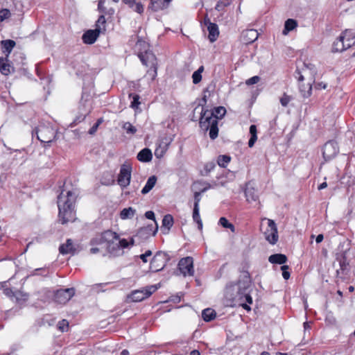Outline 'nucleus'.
<instances>
[{"instance_id":"64","label":"nucleus","mask_w":355,"mask_h":355,"mask_svg":"<svg viewBox=\"0 0 355 355\" xmlns=\"http://www.w3.org/2000/svg\"><path fill=\"white\" fill-rule=\"evenodd\" d=\"M128 242H129V246H132V245H134L135 241H134V239H133L132 238V239H130V241H128Z\"/></svg>"},{"instance_id":"43","label":"nucleus","mask_w":355,"mask_h":355,"mask_svg":"<svg viewBox=\"0 0 355 355\" xmlns=\"http://www.w3.org/2000/svg\"><path fill=\"white\" fill-rule=\"evenodd\" d=\"M231 3V0H220L218 1L215 8L218 11L223 10V8Z\"/></svg>"},{"instance_id":"47","label":"nucleus","mask_w":355,"mask_h":355,"mask_svg":"<svg viewBox=\"0 0 355 355\" xmlns=\"http://www.w3.org/2000/svg\"><path fill=\"white\" fill-rule=\"evenodd\" d=\"M288 266L286 265H284L281 267V270H282V276L284 279H288L290 277V272L288 271Z\"/></svg>"},{"instance_id":"3","label":"nucleus","mask_w":355,"mask_h":355,"mask_svg":"<svg viewBox=\"0 0 355 355\" xmlns=\"http://www.w3.org/2000/svg\"><path fill=\"white\" fill-rule=\"evenodd\" d=\"M102 239L108 243V251L114 255L122 253L123 249L129 247V242L126 239H119V235L111 230L104 232Z\"/></svg>"},{"instance_id":"21","label":"nucleus","mask_w":355,"mask_h":355,"mask_svg":"<svg viewBox=\"0 0 355 355\" xmlns=\"http://www.w3.org/2000/svg\"><path fill=\"white\" fill-rule=\"evenodd\" d=\"M137 1V0H122L125 4L128 5L134 11L141 14L144 12V5Z\"/></svg>"},{"instance_id":"15","label":"nucleus","mask_w":355,"mask_h":355,"mask_svg":"<svg viewBox=\"0 0 355 355\" xmlns=\"http://www.w3.org/2000/svg\"><path fill=\"white\" fill-rule=\"evenodd\" d=\"M158 226L155 223V227H153L152 225H149L146 227L141 228L137 234L139 237H148L150 236H155L157 232Z\"/></svg>"},{"instance_id":"52","label":"nucleus","mask_w":355,"mask_h":355,"mask_svg":"<svg viewBox=\"0 0 355 355\" xmlns=\"http://www.w3.org/2000/svg\"><path fill=\"white\" fill-rule=\"evenodd\" d=\"M145 216L148 218V219H150V220H153L155 223H156L155 220V214L153 211H148L145 213Z\"/></svg>"},{"instance_id":"20","label":"nucleus","mask_w":355,"mask_h":355,"mask_svg":"<svg viewBox=\"0 0 355 355\" xmlns=\"http://www.w3.org/2000/svg\"><path fill=\"white\" fill-rule=\"evenodd\" d=\"M59 251L62 254L76 253V249L73 246V242L71 239H67L65 244H62L59 248Z\"/></svg>"},{"instance_id":"39","label":"nucleus","mask_w":355,"mask_h":355,"mask_svg":"<svg viewBox=\"0 0 355 355\" xmlns=\"http://www.w3.org/2000/svg\"><path fill=\"white\" fill-rule=\"evenodd\" d=\"M230 157L228 155H220L218 157L217 163L220 166L225 168L230 162Z\"/></svg>"},{"instance_id":"22","label":"nucleus","mask_w":355,"mask_h":355,"mask_svg":"<svg viewBox=\"0 0 355 355\" xmlns=\"http://www.w3.org/2000/svg\"><path fill=\"white\" fill-rule=\"evenodd\" d=\"M207 30L209 31V40L211 42H215L219 35L218 28L217 24L214 23H209L207 27Z\"/></svg>"},{"instance_id":"34","label":"nucleus","mask_w":355,"mask_h":355,"mask_svg":"<svg viewBox=\"0 0 355 355\" xmlns=\"http://www.w3.org/2000/svg\"><path fill=\"white\" fill-rule=\"evenodd\" d=\"M257 130L256 125H251L250 127V133L251 135V137L248 141V146L250 148H252L254 146L256 141L257 140Z\"/></svg>"},{"instance_id":"33","label":"nucleus","mask_w":355,"mask_h":355,"mask_svg":"<svg viewBox=\"0 0 355 355\" xmlns=\"http://www.w3.org/2000/svg\"><path fill=\"white\" fill-rule=\"evenodd\" d=\"M1 45L3 49H4V52H7V56L10 53L12 49L15 46V42L11 40H3L1 41Z\"/></svg>"},{"instance_id":"35","label":"nucleus","mask_w":355,"mask_h":355,"mask_svg":"<svg viewBox=\"0 0 355 355\" xmlns=\"http://www.w3.org/2000/svg\"><path fill=\"white\" fill-rule=\"evenodd\" d=\"M226 113V110L224 107L219 106L215 107L212 112L209 111V114H212L211 116H214L216 118V120L221 119Z\"/></svg>"},{"instance_id":"37","label":"nucleus","mask_w":355,"mask_h":355,"mask_svg":"<svg viewBox=\"0 0 355 355\" xmlns=\"http://www.w3.org/2000/svg\"><path fill=\"white\" fill-rule=\"evenodd\" d=\"M204 71V67L200 66L198 70L193 72L192 74L193 83L194 84L199 83L202 80V73Z\"/></svg>"},{"instance_id":"26","label":"nucleus","mask_w":355,"mask_h":355,"mask_svg":"<svg viewBox=\"0 0 355 355\" xmlns=\"http://www.w3.org/2000/svg\"><path fill=\"white\" fill-rule=\"evenodd\" d=\"M173 225V218L171 215L167 214L164 216L162 220V230L164 233H168L171 227Z\"/></svg>"},{"instance_id":"48","label":"nucleus","mask_w":355,"mask_h":355,"mask_svg":"<svg viewBox=\"0 0 355 355\" xmlns=\"http://www.w3.org/2000/svg\"><path fill=\"white\" fill-rule=\"evenodd\" d=\"M260 80V78L258 76H254L249 79H248L245 82V84L248 85H252L257 83Z\"/></svg>"},{"instance_id":"5","label":"nucleus","mask_w":355,"mask_h":355,"mask_svg":"<svg viewBox=\"0 0 355 355\" xmlns=\"http://www.w3.org/2000/svg\"><path fill=\"white\" fill-rule=\"evenodd\" d=\"M156 290V286H150L141 290H135L128 295V301L134 302H141L150 297Z\"/></svg>"},{"instance_id":"12","label":"nucleus","mask_w":355,"mask_h":355,"mask_svg":"<svg viewBox=\"0 0 355 355\" xmlns=\"http://www.w3.org/2000/svg\"><path fill=\"white\" fill-rule=\"evenodd\" d=\"M75 294V290L73 288L60 289L55 293V301L59 304L67 303Z\"/></svg>"},{"instance_id":"44","label":"nucleus","mask_w":355,"mask_h":355,"mask_svg":"<svg viewBox=\"0 0 355 355\" xmlns=\"http://www.w3.org/2000/svg\"><path fill=\"white\" fill-rule=\"evenodd\" d=\"M11 15V13L8 9L3 8L0 10V21H3V20L8 19Z\"/></svg>"},{"instance_id":"14","label":"nucleus","mask_w":355,"mask_h":355,"mask_svg":"<svg viewBox=\"0 0 355 355\" xmlns=\"http://www.w3.org/2000/svg\"><path fill=\"white\" fill-rule=\"evenodd\" d=\"M299 74H300V76L298 77V81H299L300 92L303 97L308 98L311 94V90H312L311 83L309 82L306 84L302 83V82L304 79V76L302 74H300V73H299Z\"/></svg>"},{"instance_id":"19","label":"nucleus","mask_w":355,"mask_h":355,"mask_svg":"<svg viewBox=\"0 0 355 355\" xmlns=\"http://www.w3.org/2000/svg\"><path fill=\"white\" fill-rule=\"evenodd\" d=\"M245 195L248 202H255L258 200V195L254 188L250 184L246 185Z\"/></svg>"},{"instance_id":"56","label":"nucleus","mask_w":355,"mask_h":355,"mask_svg":"<svg viewBox=\"0 0 355 355\" xmlns=\"http://www.w3.org/2000/svg\"><path fill=\"white\" fill-rule=\"evenodd\" d=\"M324 236L323 234H318L316 237L315 241L317 243H320L323 241Z\"/></svg>"},{"instance_id":"46","label":"nucleus","mask_w":355,"mask_h":355,"mask_svg":"<svg viewBox=\"0 0 355 355\" xmlns=\"http://www.w3.org/2000/svg\"><path fill=\"white\" fill-rule=\"evenodd\" d=\"M292 98L290 96H288L286 94H284L283 96L280 98V103L282 106L286 107L289 102L291 101Z\"/></svg>"},{"instance_id":"9","label":"nucleus","mask_w":355,"mask_h":355,"mask_svg":"<svg viewBox=\"0 0 355 355\" xmlns=\"http://www.w3.org/2000/svg\"><path fill=\"white\" fill-rule=\"evenodd\" d=\"M35 133L37 139L42 143H51L55 137L53 129L48 126L39 127Z\"/></svg>"},{"instance_id":"6","label":"nucleus","mask_w":355,"mask_h":355,"mask_svg":"<svg viewBox=\"0 0 355 355\" xmlns=\"http://www.w3.org/2000/svg\"><path fill=\"white\" fill-rule=\"evenodd\" d=\"M168 260V255L163 252H157L150 263V270L156 272L163 270Z\"/></svg>"},{"instance_id":"62","label":"nucleus","mask_w":355,"mask_h":355,"mask_svg":"<svg viewBox=\"0 0 355 355\" xmlns=\"http://www.w3.org/2000/svg\"><path fill=\"white\" fill-rule=\"evenodd\" d=\"M189 355H200V353L197 350L192 351Z\"/></svg>"},{"instance_id":"41","label":"nucleus","mask_w":355,"mask_h":355,"mask_svg":"<svg viewBox=\"0 0 355 355\" xmlns=\"http://www.w3.org/2000/svg\"><path fill=\"white\" fill-rule=\"evenodd\" d=\"M129 97L132 98L130 107L133 109H137L140 105L139 96L138 94H130Z\"/></svg>"},{"instance_id":"8","label":"nucleus","mask_w":355,"mask_h":355,"mask_svg":"<svg viewBox=\"0 0 355 355\" xmlns=\"http://www.w3.org/2000/svg\"><path fill=\"white\" fill-rule=\"evenodd\" d=\"M339 153V146L338 143L334 140H330L326 142L322 148V155L326 161H329Z\"/></svg>"},{"instance_id":"31","label":"nucleus","mask_w":355,"mask_h":355,"mask_svg":"<svg viewBox=\"0 0 355 355\" xmlns=\"http://www.w3.org/2000/svg\"><path fill=\"white\" fill-rule=\"evenodd\" d=\"M347 49L346 44L340 36L339 38L334 42L332 51L334 52H342Z\"/></svg>"},{"instance_id":"29","label":"nucleus","mask_w":355,"mask_h":355,"mask_svg":"<svg viewBox=\"0 0 355 355\" xmlns=\"http://www.w3.org/2000/svg\"><path fill=\"white\" fill-rule=\"evenodd\" d=\"M136 214V209L132 207L124 208L121 211L120 218L123 220L130 219L134 217Z\"/></svg>"},{"instance_id":"2","label":"nucleus","mask_w":355,"mask_h":355,"mask_svg":"<svg viewBox=\"0 0 355 355\" xmlns=\"http://www.w3.org/2000/svg\"><path fill=\"white\" fill-rule=\"evenodd\" d=\"M76 197L77 192L76 191H66L64 189L58 196V216L62 224L73 220Z\"/></svg>"},{"instance_id":"60","label":"nucleus","mask_w":355,"mask_h":355,"mask_svg":"<svg viewBox=\"0 0 355 355\" xmlns=\"http://www.w3.org/2000/svg\"><path fill=\"white\" fill-rule=\"evenodd\" d=\"M304 328L305 330L309 329L311 328L310 324L307 322L304 323Z\"/></svg>"},{"instance_id":"40","label":"nucleus","mask_w":355,"mask_h":355,"mask_svg":"<svg viewBox=\"0 0 355 355\" xmlns=\"http://www.w3.org/2000/svg\"><path fill=\"white\" fill-rule=\"evenodd\" d=\"M219 224L225 228H229L232 232L235 231V228L233 224L229 223L227 219L225 217H221L219 219Z\"/></svg>"},{"instance_id":"58","label":"nucleus","mask_w":355,"mask_h":355,"mask_svg":"<svg viewBox=\"0 0 355 355\" xmlns=\"http://www.w3.org/2000/svg\"><path fill=\"white\" fill-rule=\"evenodd\" d=\"M327 187V182H322L318 186V189L322 190Z\"/></svg>"},{"instance_id":"17","label":"nucleus","mask_w":355,"mask_h":355,"mask_svg":"<svg viewBox=\"0 0 355 355\" xmlns=\"http://www.w3.org/2000/svg\"><path fill=\"white\" fill-rule=\"evenodd\" d=\"M99 34L100 33L96 30H89L83 35V41L85 44H94L97 40Z\"/></svg>"},{"instance_id":"55","label":"nucleus","mask_w":355,"mask_h":355,"mask_svg":"<svg viewBox=\"0 0 355 355\" xmlns=\"http://www.w3.org/2000/svg\"><path fill=\"white\" fill-rule=\"evenodd\" d=\"M139 58H140V60H141V62L143 63V64H144V65L147 66V65H148V64H147V62H146V59H145V55H143V54H139Z\"/></svg>"},{"instance_id":"7","label":"nucleus","mask_w":355,"mask_h":355,"mask_svg":"<svg viewBox=\"0 0 355 355\" xmlns=\"http://www.w3.org/2000/svg\"><path fill=\"white\" fill-rule=\"evenodd\" d=\"M132 166L130 163L125 162L121 165L118 175V184L122 188L127 187L130 183Z\"/></svg>"},{"instance_id":"59","label":"nucleus","mask_w":355,"mask_h":355,"mask_svg":"<svg viewBox=\"0 0 355 355\" xmlns=\"http://www.w3.org/2000/svg\"><path fill=\"white\" fill-rule=\"evenodd\" d=\"M98 251H99V250H98V248H91V250H90V252H91V253H92V254H96V253H97Z\"/></svg>"},{"instance_id":"53","label":"nucleus","mask_w":355,"mask_h":355,"mask_svg":"<svg viewBox=\"0 0 355 355\" xmlns=\"http://www.w3.org/2000/svg\"><path fill=\"white\" fill-rule=\"evenodd\" d=\"M315 87L317 89H325L327 87V85L322 82L318 83L315 84Z\"/></svg>"},{"instance_id":"51","label":"nucleus","mask_w":355,"mask_h":355,"mask_svg":"<svg viewBox=\"0 0 355 355\" xmlns=\"http://www.w3.org/2000/svg\"><path fill=\"white\" fill-rule=\"evenodd\" d=\"M200 193L199 192H196L194 193V200H195V202H194V206L193 207H199V203H200Z\"/></svg>"},{"instance_id":"54","label":"nucleus","mask_w":355,"mask_h":355,"mask_svg":"<svg viewBox=\"0 0 355 355\" xmlns=\"http://www.w3.org/2000/svg\"><path fill=\"white\" fill-rule=\"evenodd\" d=\"M215 167V164L213 162L207 163L205 165V169L207 171H211Z\"/></svg>"},{"instance_id":"25","label":"nucleus","mask_w":355,"mask_h":355,"mask_svg":"<svg viewBox=\"0 0 355 355\" xmlns=\"http://www.w3.org/2000/svg\"><path fill=\"white\" fill-rule=\"evenodd\" d=\"M152 158V153L148 148H144L137 154V159L143 162H150Z\"/></svg>"},{"instance_id":"36","label":"nucleus","mask_w":355,"mask_h":355,"mask_svg":"<svg viewBox=\"0 0 355 355\" xmlns=\"http://www.w3.org/2000/svg\"><path fill=\"white\" fill-rule=\"evenodd\" d=\"M105 17L104 15H101L96 24V28L95 30L97 31L98 33H101L105 31Z\"/></svg>"},{"instance_id":"18","label":"nucleus","mask_w":355,"mask_h":355,"mask_svg":"<svg viewBox=\"0 0 355 355\" xmlns=\"http://www.w3.org/2000/svg\"><path fill=\"white\" fill-rule=\"evenodd\" d=\"M340 38H342L346 44L347 48H350L355 44V33L352 30H345L340 35Z\"/></svg>"},{"instance_id":"13","label":"nucleus","mask_w":355,"mask_h":355,"mask_svg":"<svg viewBox=\"0 0 355 355\" xmlns=\"http://www.w3.org/2000/svg\"><path fill=\"white\" fill-rule=\"evenodd\" d=\"M259 37L258 32L254 29H248L243 31L241 34V40L245 44H251L256 41Z\"/></svg>"},{"instance_id":"16","label":"nucleus","mask_w":355,"mask_h":355,"mask_svg":"<svg viewBox=\"0 0 355 355\" xmlns=\"http://www.w3.org/2000/svg\"><path fill=\"white\" fill-rule=\"evenodd\" d=\"M158 226L155 223V227H153L152 225H149L146 227L141 228L137 234L139 237H148L150 236H155L157 232Z\"/></svg>"},{"instance_id":"61","label":"nucleus","mask_w":355,"mask_h":355,"mask_svg":"<svg viewBox=\"0 0 355 355\" xmlns=\"http://www.w3.org/2000/svg\"><path fill=\"white\" fill-rule=\"evenodd\" d=\"M204 23L208 27L209 24L211 23V22L210 21V19L208 17H205V20H204Z\"/></svg>"},{"instance_id":"23","label":"nucleus","mask_w":355,"mask_h":355,"mask_svg":"<svg viewBox=\"0 0 355 355\" xmlns=\"http://www.w3.org/2000/svg\"><path fill=\"white\" fill-rule=\"evenodd\" d=\"M7 59L0 58V72L5 76H8L13 71V67L7 63Z\"/></svg>"},{"instance_id":"27","label":"nucleus","mask_w":355,"mask_h":355,"mask_svg":"<svg viewBox=\"0 0 355 355\" xmlns=\"http://www.w3.org/2000/svg\"><path fill=\"white\" fill-rule=\"evenodd\" d=\"M157 182V177L155 175L150 176L146 183V185L141 190V193L145 195L150 192V191L155 187Z\"/></svg>"},{"instance_id":"11","label":"nucleus","mask_w":355,"mask_h":355,"mask_svg":"<svg viewBox=\"0 0 355 355\" xmlns=\"http://www.w3.org/2000/svg\"><path fill=\"white\" fill-rule=\"evenodd\" d=\"M266 239L270 244H275L278 241V233L276 224L272 220H268V227L264 232Z\"/></svg>"},{"instance_id":"4","label":"nucleus","mask_w":355,"mask_h":355,"mask_svg":"<svg viewBox=\"0 0 355 355\" xmlns=\"http://www.w3.org/2000/svg\"><path fill=\"white\" fill-rule=\"evenodd\" d=\"M200 119V127L202 130H209V136L211 139H215L218 135V121L214 116L209 114V111L202 108Z\"/></svg>"},{"instance_id":"30","label":"nucleus","mask_w":355,"mask_h":355,"mask_svg":"<svg viewBox=\"0 0 355 355\" xmlns=\"http://www.w3.org/2000/svg\"><path fill=\"white\" fill-rule=\"evenodd\" d=\"M297 26L296 20L293 19H288L285 21L284 28L282 33L286 35L288 32L294 30Z\"/></svg>"},{"instance_id":"28","label":"nucleus","mask_w":355,"mask_h":355,"mask_svg":"<svg viewBox=\"0 0 355 355\" xmlns=\"http://www.w3.org/2000/svg\"><path fill=\"white\" fill-rule=\"evenodd\" d=\"M268 260L272 263L283 264L286 262L287 257L282 254H275L270 255Z\"/></svg>"},{"instance_id":"10","label":"nucleus","mask_w":355,"mask_h":355,"mask_svg":"<svg viewBox=\"0 0 355 355\" xmlns=\"http://www.w3.org/2000/svg\"><path fill=\"white\" fill-rule=\"evenodd\" d=\"M178 269L183 276H193L194 274L193 260L191 257H187L180 260Z\"/></svg>"},{"instance_id":"50","label":"nucleus","mask_w":355,"mask_h":355,"mask_svg":"<svg viewBox=\"0 0 355 355\" xmlns=\"http://www.w3.org/2000/svg\"><path fill=\"white\" fill-rule=\"evenodd\" d=\"M103 121V120L102 118L98 119L97 120L96 123L89 130V133L93 134L94 132H95L96 131L98 127L99 126V125L101 124Z\"/></svg>"},{"instance_id":"24","label":"nucleus","mask_w":355,"mask_h":355,"mask_svg":"<svg viewBox=\"0 0 355 355\" xmlns=\"http://www.w3.org/2000/svg\"><path fill=\"white\" fill-rule=\"evenodd\" d=\"M167 4L163 0H150L148 9L152 10L153 12H157L164 10Z\"/></svg>"},{"instance_id":"49","label":"nucleus","mask_w":355,"mask_h":355,"mask_svg":"<svg viewBox=\"0 0 355 355\" xmlns=\"http://www.w3.org/2000/svg\"><path fill=\"white\" fill-rule=\"evenodd\" d=\"M152 252L151 250H147L144 254H142L139 256L140 259L142 260L144 263L148 262V258L151 257Z\"/></svg>"},{"instance_id":"42","label":"nucleus","mask_w":355,"mask_h":355,"mask_svg":"<svg viewBox=\"0 0 355 355\" xmlns=\"http://www.w3.org/2000/svg\"><path fill=\"white\" fill-rule=\"evenodd\" d=\"M123 128L128 134L133 135L137 132V128L129 122L125 123L123 125Z\"/></svg>"},{"instance_id":"38","label":"nucleus","mask_w":355,"mask_h":355,"mask_svg":"<svg viewBox=\"0 0 355 355\" xmlns=\"http://www.w3.org/2000/svg\"><path fill=\"white\" fill-rule=\"evenodd\" d=\"M193 219L198 223V229L202 230V223L199 214V207H193Z\"/></svg>"},{"instance_id":"32","label":"nucleus","mask_w":355,"mask_h":355,"mask_svg":"<svg viewBox=\"0 0 355 355\" xmlns=\"http://www.w3.org/2000/svg\"><path fill=\"white\" fill-rule=\"evenodd\" d=\"M216 312L211 309H205L202 311V317L206 322L212 320L216 317Z\"/></svg>"},{"instance_id":"57","label":"nucleus","mask_w":355,"mask_h":355,"mask_svg":"<svg viewBox=\"0 0 355 355\" xmlns=\"http://www.w3.org/2000/svg\"><path fill=\"white\" fill-rule=\"evenodd\" d=\"M103 3H104V2H103V1H101H101H98V9H99L101 11H102V12H103V11H104V8H103Z\"/></svg>"},{"instance_id":"63","label":"nucleus","mask_w":355,"mask_h":355,"mask_svg":"<svg viewBox=\"0 0 355 355\" xmlns=\"http://www.w3.org/2000/svg\"><path fill=\"white\" fill-rule=\"evenodd\" d=\"M129 352L127 349H124L121 352V355H128Z\"/></svg>"},{"instance_id":"1","label":"nucleus","mask_w":355,"mask_h":355,"mask_svg":"<svg viewBox=\"0 0 355 355\" xmlns=\"http://www.w3.org/2000/svg\"><path fill=\"white\" fill-rule=\"evenodd\" d=\"M250 286V281L248 277L239 279L236 283L227 286L225 296L229 302L227 305L233 306L237 304L250 311L251 308L246 304H252V298L249 293Z\"/></svg>"},{"instance_id":"45","label":"nucleus","mask_w":355,"mask_h":355,"mask_svg":"<svg viewBox=\"0 0 355 355\" xmlns=\"http://www.w3.org/2000/svg\"><path fill=\"white\" fill-rule=\"evenodd\" d=\"M69 327V322L66 320H62L58 324V328L61 331H67Z\"/></svg>"}]
</instances>
